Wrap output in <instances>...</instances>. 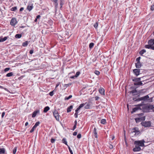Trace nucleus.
Wrapping results in <instances>:
<instances>
[{
  "label": "nucleus",
  "instance_id": "obj_17",
  "mask_svg": "<svg viewBox=\"0 0 154 154\" xmlns=\"http://www.w3.org/2000/svg\"><path fill=\"white\" fill-rule=\"evenodd\" d=\"M149 98L148 95H146L143 97H141V100L144 101H146L148 100V99Z\"/></svg>",
  "mask_w": 154,
  "mask_h": 154
},
{
  "label": "nucleus",
  "instance_id": "obj_10",
  "mask_svg": "<svg viewBox=\"0 0 154 154\" xmlns=\"http://www.w3.org/2000/svg\"><path fill=\"white\" fill-rule=\"evenodd\" d=\"M148 45H146L145 47L146 48V46H153L154 45V39H151L148 41Z\"/></svg>",
  "mask_w": 154,
  "mask_h": 154
},
{
  "label": "nucleus",
  "instance_id": "obj_27",
  "mask_svg": "<svg viewBox=\"0 0 154 154\" xmlns=\"http://www.w3.org/2000/svg\"><path fill=\"white\" fill-rule=\"evenodd\" d=\"M146 47H147L146 48L151 49L152 50H154V45L152 46H149L148 45V46H146Z\"/></svg>",
  "mask_w": 154,
  "mask_h": 154
},
{
  "label": "nucleus",
  "instance_id": "obj_63",
  "mask_svg": "<svg viewBox=\"0 0 154 154\" xmlns=\"http://www.w3.org/2000/svg\"><path fill=\"white\" fill-rule=\"evenodd\" d=\"M23 10H24L23 8L22 7V8H21L20 9V11H23Z\"/></svg>",
  "mask_w": 154,
  "mask_h": 154
},
{
  "label": "nucleus",
  "instance_id": "obj_26",
  "mask_svg": "<svg viewBox=\"0 0 154 154\" xmlns=\"http://www.w3.org/2000/svg\"><path fill=\"white\" fill-rule=\"evenodd\" d=\"M54 3V5L55 7L57 8L58 6L57 1L58 0H52Z\"/></svg>",
  "mask_w": 154,
  "mask_h": 154
},
{
  "label": "nucleus",
  "instance_id": "obj_47",
  "mask_svg": "<svg viewBox=\"0 0 154 154\" xmlns=\"http://www.w3.org/2000/svg\"><path fill=\"white\" fill-rule=\"evenodd\" d=\"M98 26V24L97 23H96L94 25V26L95 28H97Z\"/></svg>",
  "mask_w": 154,
  "mask_h": 154
},
{
  "label": "nucleus",
  "instance_id": "obj_46",
  "mask_svg": "<svg viewBox=\"0 0 154 154\" xmlns=\"http://www.w3.org/2000/svg\"><path fill=\"white\" fill-rule=\"evenodd\" d=\"M68 147V148L69 151V152H70L71 154H73V152L72 151V150L70 148L69 146Z\"/></svg>",
  "mask_w": 154,
  "mask_h": 154
},
{
  "label": "nucleus",
  "instance_id": "obj_41",
  "mask_svg": "<svg viewBox=\"0 0 154 154\" xmlns=\"http://www.w3.org/2000/svg\"><path fill=\"white\" fill-rule=\"evenodd\" d=\"M150 9L152 11L154 10V3H153L152 5H151Z\"/></svg>",
  "mask_w": 154,
  "mask_h": 154
},
{
  "label": "nucleus",
  "instance_id": "obj_24",
  "mask_svg": "<svg viewBox=\"0 0 154 154\" xmlns=\"http://www.w3.org/2000/svg\"><path fill=\"white\" fill-rule=\"evenodd\" d=\"M33 8V6L29 5L27 6V9L29 11H31Z\"/></svg>",
  "mask_w": 154,
  "mask_h": 154
},
{
  "label": "nucleus",
  "instance_id": "obj_58",
  "mask_svg": "<svg viewBox=\"0 0 154 154\" xmlns=\"http://www.w3.org/2000/svg\"><path fill=\"white\" fill-rule=\"evenodd\" d=\"M137 99V98L136 97H134L133 98V100L134 101H136V100Z\"/></svg>",
  "mask_w": 154,
  "mask_h": 154
},
{
  "label": "nucleus",
  "instance_id": "obj_3",
  "mask_svg": "<svg viewBox=\"0 0 154 154\" xmlns=\"http://www.w3.org/2000/svg\"><path fill=\"white\" fill-rule=\"evenodd\" d=\"M131 89H134L130 92V94H131L132 96H135L138 95L141 93V91L143 90H141L138 91L136 89V88H135V87L133 86L131 87Z\"/></svg>",
  "mask_w": 154,
  "mask_h": 154
},
{
  "label": "nucleus",
  "instance_id": "obj_36",
  "mask_svg": "<svg viewBox=\"0 0 154 154\" xmlns=\"http://www.w3.org/2000/svg\"><path fill=\"white\" fill-rule=\"evenodd\" d=\"M17 9V8L16 7H14L11 8V10L13 11H15Z\"/></svg>",
  "mask_w": 154,
  "mask_h": 154
},
{
  "label": "nucleus",
  "instance_id": "obj_51",
  "mask_svg": "<svg viewBox=\"0 0 154 154\" xmlns=\"http://www.w3.org/2000/svg\"><path fill=\"white\" fill-rule=\"evenodd\" d=\"M109 147L110 149H112L113 148V146L111 144H109Z\"/></svg>",
  "mask_w": 154,
  "mask_h": 154
},
{
  "label": "nucleus",
  "instance_id": "obj_7",
  "mask_svg": "<svg viewBox=\"0 0 154 154\" xmlns=\"http://www.w3.org/2000/svg\"><path fill=\"white\" fill-rule=\"evenodd\" d=\"M131 132L132 133H135V135H137L139 134L140 133V132L138 128L136 127H134L132 129Z\"/></svg>",
  "mask_w": 154,
  "mask_h": 154
},
{
  "label": "nucleus",
  "instance_id": "obj_60",
  "mask_svg": "<svg viewBox=\"0 0 154 154\" xmlns=\"http://www.w3.org/2000/svg\"><path fill=\"white\" fill-rule=\"evenodd\" d=\"M33 53V50H31L29 51V53L31 54H32Z\"/></svg>",
  "mask_w": 154,
  "mask_h": 154
},
{
  "label": "nucleus",
  "instance_id": "obj_23",
  "mask_svg": "<svg viewBox=\"0 0 154 154\" xmlns=\"http://www.w3.org/2000/svg\"><path fill=\"white\" fill-rule=\"evenodd\" d=\"M146 52V50L145 49H143L139 52V54L143 56V54Z\"/></svg>",
  "mask_w": 154,
  "mask_h": 154
},
{
  "label": "nucleus",
  "instance_id": "obj_64",
  "mask_svg": "<svg viewBox=\"0 0 154 154\" xmlns=\"http://www.w3.org/2000/svg\"><path fill=\"white\" fill-rule=\"evenodd\" d=\"M41 16L40 15H38V16H37L36 17V18L37 19H39V18Z\"/></svg>",
  "mask_w": 154,
  "mask_h": 154
},
{
  "label": "nucleus",
  "instance_id": "obj_31",
  "mask_svg": "<svg viewBox=\"0 0 154 154\" xmlns=\"http://www.w3.org/2000/svg\"><path fill=\"white\" fill-rule=\"evenodd\" d=\"M5 152L4 148L0 149V154H4Z\"/></svg>",
  "mask_w": 154,
  "mask_h": 154
},
{
  "label": "nucleus",
  "instance_id": "obj_50",
  "mask_svg": "<svg viewBox=\"0 0 154 154\" xmlns=\"http://www.w3.org/2000/svg\"><path fill=\"white\" fill-rule=\"evenodd\" d=\"M77 137L78 139H80L81 137V134H79L77 136Z\"/></svg>",
  "mask_w": 154,
  "mask_h": 154
},
{
  "label": "nucleus",
  "instance_id": "obj_39",
  "mask_svg": "<svg viewBox=\"0 0 154 154\" xmlns=\"http://www.w3.org/2000/svg\"><path fill=\"white\" fill-rule=\"evenodd\" d=\"M36 128L35 126H33L32 129L30 130V132L31 133H32L35 130V129Z\"/></svg>",
  "mask_w": 154,
  "mask_h": 154
},
{
  "label": "nucleus",
  "instance_id": "obj_61",
  "mask_svg": "<svg viewBox=\"0 0 154 154\" xmlns=\"http://www.w3.org/2000/svg\"><path fill=\"white\" fill-rule=\"evenodd\" d=\"M77 134V132H76V131L74 132L73 133V135L74 136H76Z\"/></svg>",
  "mask_w": 154,
  "mask_h": 154
},
{
  "label": "nucleus",
  "instance_id": "obj_56",
  "mask_svg": "<svg viewBox=\"0 0 154 154\" xmlns=\"http://www.w3.org/2000/svg\"><path fill=\"white\" fill-rule=\"evenodd\" d=\"M78 113H75L74 114V116H75V118H77L78 117Z\"/></svg>",
  "mask_w": 154,
  "mask_h": 154
},
{
  "label": "nucleus",
  "instance_id": "obj_19",
  "mask_svg": "<svg viewBox=\"0 0 154 154\" xmlns=\"http://www.w3.org/2000/svg\"><path fill=\"white\" fill-rule=\"evenodd\" d=\"M97 129L96 128H94L93 131L94 135L95 137L97 138V133L96 131Z\"/></svg>",
  "mask_w": 154,
  "mask_h": 154
},
{
  "label": "nucleus",
  "instance_id": "obj_54",
  "mask_svg": "<svg viewBox=\"0 0 154 154\" xmlns=\"http://www.w3.org/2000/svg\"><path fill=\"white\" fill-rule=\"evenodd\" d=\"M51 143H54V142L55 141V140L54 139L52 138L51 139Z\"/></svg>",
  "mask_w": 154,
  "mask_h": 154
},
{
  "label": "nucleus",
  "instance_id": "obj_49",
  "mask_svg": "<svg viewBox=\"0 0 154 154\" xmlns=\"http://www.w3.org/2000/svg\"><path fill=\"white\" fill-rule=\"evenodd\" d=\"M149 102H151L152 101V97H151L149 98V99H148V100Z\"/></svg>",
  "mask_w": 154,
  "mask_h": 154
},
{
  "label": "nucleus",
  "instance_id": "obj_34",
  "mask_svg": "<svg viewBox=\"0 0 154 154\" xmlns=\"http://www.w3.org/2000/svg\"><path fill=\"white\" fill-rule=\"evenodd\" d=\"M94 46V43L93 42L91 43L89 45V47L90 49H91L93 48Z\"/></svg>",
  "mask_w": 154,
  "mask_h": 154
},
{
  "label": "nucleus",
  "instance_id": "obj_20",
  "mask_svg": "<svg viewBox=\"0 0 154 154\" xmlns=\"http://www.w3.org/2000/svg\"><path fill=\"white\" fill-rule=\"evenodd\" d=\"M8 38V37H5L4 38H2L1 37H0V42H3L6 41Z\"/></svg>",
  "mask_w": 154,
  "mask_h": 154
},
{
  "label": "nucleus",
  "instance_id": "obj_40",
  "mask_svg": "<svg viewBox=\"0 0 154 154\" xmlns=\"http://www.w3.org/2000/svg\"><path fill=\"white\" fill-rule=\"evenodd\" d=\"M80 74V72L79 71H78L76 72V75H75V77H78Z\"/></svg>",
  "mask_w": 154,
  "mask_h": 154
},
{
  "label": "nucleus",
  "instance_id": "obj_55",
  "mask_svg": "<svg viewBox=\"0 0 154 154\" xmlns=\"http://www.w3.org/2000/svg\"><path fill=\"white\" fill-rule=\"evenodd\" d=\"M143 104L142 103L140 104H139L137 105V107H140V106H143Z\"/></svg>",
  "mask_w": 154,
  "mask_h": 154
},
{
  "label": "nucleus",
  "instance_id": "obj_9",
  "mask_svg": "<svg viewBox=\"0 0 154 154\" xmlns=\"http://www.w3.org/2000/svg\"><path fill=\"white\" fill-rule=\"evenodd\" d=\"M135 121L136 123H138L142 121H144L145 119V116H142L141 117L137 118L135 119Z\"/></svg>",
  "mask_w": 154,
  "mask_h": 154
},
{
  "label": "nucleus",
  "instance_id": "obj_45",
  "mask_svg": "<svg viewBox=\"0 0 154 154\" xmlns=\"http://www.w3.org/2000/svg\"><path fill=\"white\" fill-rule=\"evenodd\" d=\"M94 73L97 75H98L100 74V72L97 70H95L94 72Z\"/></svg>",
  "mask_w": 154,
  "mask_h": 154
},
{
  "label": "nucleus",
  "instance_id": "obj_52",
  "mask_svg": "<svg viewBox=\"0 0 154 154\" xmlns=\"http://www.w3.org/2000/svg\"><path fill=\"white\" fill-rule=\"evenodd\" d=\"M49 95L51 96H52L54 95L53 91L50 92L49 93Z\"/></svg>",
  "mask_w": 154,
  "mask_h": 154
},
{
  "label": "nucleus",
  "instance_id": "obj_57",
  "mask_svg": "<svg viewBox=\"0 0 154 154\" xmlns=\"http://www.w3.org/2000/svg\"><path fill=\"white\" fill-rule=\"evenodd\" d=\"M5 112H3L2 113V118H3L4 117V116L5 115Z\"/></svg>",
  "mask_w": 154,
  "mask_h": 154
},
{
  "label": "nucleus",
  "instance_id": "obj_12",
  "mask_svg": "<svg viewBox=\"0 0 154 154\" xmlns=\"http://www.w3.org/2000/svg\"><path fill=\"white\" fill-rule=\"evenodd\" d=\"M92 104L91 102H89L85 105V109H90L91 108V106H92Z\"/></svg>",
  "mask_w": 154,
  "mask_h": 154
},
{
  "label": "nucleus",
  "instance_id": "obj_33",
  "mask_svg": "<svg viewBox=\"0 0 154 154\" xmlns=\"http://www.w3.org/2000/svg\"><path fill=\"white\" fill-rule=\"evenodd\" d=\"M100 123L103 124H105L106 123V120L105 119H102L100 121Z\"/></svg>",
  "mask_w": 154,
  "mask_h": 154
},
{
  "label": "nucleus",
  "instance_id": "obj_28",
  "mask_svg": "<svg viewBox=\"0 0 154 154\" xmlns=\"http://www.w3.org/2000/svg\"><path fill=\"white\" fill-rule=\"evenodd\" d=\"M62 142L63 143H64L66 145H67L68 146H69L67 145V141L66 140V139H65V138H63L62 139Z\"/></svg>",
  "mask_w": 154,
  "mask_h": 154
},
{
  "label": "nucleus",
  "instance_id": "obj_21",
  "mask_svg": "<svg viewBox=\"0 0 154 154\" xmlns=\"http://www.w3.org/2000/svg\"><path fill=\"white\" fill-rule=\"evenodd\" d=\"M73 108V106L72 105L70 106L69 107H68L67 109V112H69L71 111V110Z\"/></svg>",
  "mask_w": 154,
  "mask_h": 154
},
{
  "label": "nucleus",
  "instance_id": "obj_1",
  "mask_svg": "<svg viewBox=\"0 0 154 154\" xmlns=\"http://www.w3.org/2000/svg\"><path fill=\"white\" fill-rule=\"evenodd\" d=\"M144 77H142L140 78H136L133 79L132 80L134 82V85L135 86H138L143 85V84L142 82H143L144 81L143 80L141 81V79Z\"/></svg>",
  "mask_w": 154,
  "mask_h": 154
},
{
  "label": "nucleus",
  "instance_id": "obj_38",
  "mask_svg": "<svg viewBox=\"0 0 154 154\" xmlns=\"http://www.w3.org/2000/svg\"><path fill=\"white\" fill-rule=\"evenodd\" d=\"M40 122H37L35 124V125L34 126L35 127H37L39 124Z\"/></svg>",
  "mask_w": 154,
  "mask_h": 154
},
{
  "label": "nucleus",
  "instance_id": "obj_42",
  "mask_svg": "<svg viewBox=\"0 0 154 154\" xmlns=\"http://www.w3.org/2000/svg\"><path fill=\"white\" fill-rule=\"evenodd\" d=\"M16 151H17V148H16V147H15L13 149V154H15L16 153Z\"/></svg>",
  "mask_w": 154,
  "mask_h": 154
},
{
  "label": "nucleus",
  "instance_id": "obj_59",
  "mask_svg": "<svg viewBox=\"0 0 154 154\" xmlns=\"http://www.w3.org/2000/svg\"><path fill=\"white\" fill-rule=\"evenodd\" d=\"M76 128V125H74L73 128L72 129V130L74 131Z\"/></svg>",
  "mask_w": 154,
  "mask_h": 154
},
{
  "label": "nucleus",
  "instance_id": "obj_37",
  "mask_svg": "<svg viewBox=\"0 0 154 154\" xmlns=\"http://www.w3.org/2000/svg\"><path fill=\"white\" fill-rule=\"evenodd\" d=\"M87 103V102H86L85 103H83L82 104H81L80 106H79V107L80 108H82Z\"/></svg>",
  "mask_w": 154,
  "mask_h": 154
},
{
  "label": "nucleus",
  "instance_id": "obj_22",
  "mask_svg": "<svg viewBox=\"0 0 154 154\" xmlns=\"http://www.w3.org/2000/svg\"><path fill=\"white\" fill-rule=\"evenodd\" d=\"M50 109V108L49 106H47L45 107L44 108V109L43 112H48Z\"/></svg>",
  "mask_w": 154,
  "mask_h": 154
},
{
  "label": "nucleus",
  "instance_id": "obj_4",
  "mask_svg": "<svg viewBox=\"0 0 154 154\" xmlns=\"http://www.w3.org/2000/svg\"><path fill=\"white\" fill-rule=\"evenodd\" d=\"M145 142L144 140H140L135 141L134 142V144L138 146H144V143Z\"/></svg>",
  "mask_w": 154,
  "mask_h": 154
},
{
  "label": "nucleus",
  "instance_id": "obj_2",
  "mask_svg": "<svg viewBox=\"0 0 154 154\" xmlns=\"http://www.w3.org/2000/svg\"><path fill=\"white\" fill-rule=\"evenodd\" d=\"M144 105L142 108L145 112H149L150 109H152L153 111L154 112V107L152 105L144 104Z\"/></svg>",
  "mask_w": 154,
  "mask_h": 154
},
{
  "label": "nucleus",
  "instance_id": "obj_29",
  "mask_svg": "<svg viewBox=\"0 0 154 154\" xmlns=\"http://www.w3.org/2000/svg\"><path fill=\"white\" fill-rule=\"evenodd\" d=\"M60 8H62V6L64 4V0H60Z\"/></svg>",
  "mask_w": 154,
  "mask_h": 154
},
{
  "label": "nucleus",
  "instance_id": "obj_30",
  "mask_svg": "<svg viewBox=\"0 0 154 154\" xmlns=\"http://www.w3.org/2000/svg\"><path fill=\"white\" fill-rule=\"evenodd\" d=\"M13 75V73L12 72H11L9 73H8L7 74L6 76L7 77H10Z\"/></svg>",
  "mask_w": 154,
  "mask_h": 154
},
{
  "label": "nucleus",
  "instance_id": "obj_15",
  "mask_svg": "<svg viewBox=\"0 0 154 154\" xmlns=\"http://www.w3.org/2000/svg\"><path fill=\"white\" fill-rule=\"evenodd\" d=\"M135 65L136 67L137 68H140L143 66V65L140 62H137L135 63Z\"/></svg>",
  "mask_w": 154,
  "mask_h": 154
},
{
  "label": "nucleus",
  "instance_id": "obj_5",
  "mask_svg": "<svg viewBox=\"0 0 154 154\" xmlns=\"http://www.w3.org/2000/svg\"><path fill=\"white\" fill-rule=\"evenodd\" d=\"M141 124L145 127H148L151 126V123L150 121L142 122L141 123Z\"/></svg>",
  "mask_w": 154,
  "mask_h": 154
},
{
  "label": "nucleus",
  "instance_id": "obj_32",
  "mask_svg": "<svg viewBox=\"0 0 154 154\" xmlns=\"http://www.w3.org/2000/svg\"><path fill=\"white\" fill-rule=\"evenodd\" d=\"M22 36L21 34H17L15 35V37L17 38H20Z\"/></svg>",
  "mask_w": 154,
  "mask_h": 154
},
{
  "label": "nucleus",
  "instance_id": "obj_6",
  "mask_svg": "<svg viewBox=\"0 0 154 154\" xmlns=\"http://www.w3.org/2000/svg\"><path fill=\"white\" fill-rule=\"evenodd\" d=\"M53 113L56 120L57 121H59L60 120L59 115L56 109H55L54 111L53 112Z\"/></svg>",
  "mask_w": 154,
  "mask_h": 154
},
{
  "label": "nucleus",
  "instance_id": "obj_13",
  "mask_svg": "<svg viewBox=\"0 0 154 154\" xmlns=\"http://www.w3.org/2000/svg\"><path fill=\"white\" fill-rule=\"evenodd\" d=\"M135 147L133 149V150L134 152L139 151L141 150V148L138 146L135 145Z\"/></svg>",
  "mask_w": 154,
  "mask_h": 154
},
{
  "label": "nucleus",
  "instance_id": "obj_18",
  "mask_svg": "<svg viewBox=\"0 0 154 154\" xmlns=\"http://www.w3.org/2000/svg\"><path fill=\"white\" fill-rule=\"evenodd\" d=\"M39 112L38 110H36L33 112L32 114V117L34 118L36 116L37 114Z\"/></svg>",
  "mask_w": 154,
  "mask_h": 154
},
{
  "label": "nucleus",
  "instance_id": "obj_43",
  "mask_svg": "<svg viewBox=\"0 0 154 154\" xmlns=\"http://www.w3.org/2000/svg\"><path fill=\"white\" fill-rule=\"evenodd\" d=\"M140 58L141 57H139L136 59V60L137 62H140Z\"/></svg>",
  "mask_w": 154,
  "mask_h": 154
},
{
  "label": "nucleus",
  "instance_id": "obj_35",
  "mask_svg": "<svg viewBox=\"0 0 154 154\" xmlns=\"http://www.w3.org/2000/svg\"><path fill=\"white\" fill-rule=\"evenodd\" d=\"M72 95H69L68 97H66L65 98H64V100H69V99H70V98H72Z\"/></svg>",
  "mask_w": 154,
  "mask_h": 154
},
{
  "label": "nucleus",
  "instance_id": "obj_44",
  "mask_svg": "<svg viewBox=\"0 0 154 154\" xmlns=\"http://www.w3.org/2000/svg\"><path fill=\"white\" fill-rule=\"evenodd\" d=\"M137 115L138 116L140 117L143 116L144 115V113H139L137 114Z\"/></svg>",
  "mask_w": 154,
  "mask_h": 154
},
{
  "label": "nucleus",
  "instance_id": "obj_25",
  "mask_svg": "<svg viewBox=\"0 0 154 154\" xmlns=\"http://www.w3.org/2000/svg\"><path fill=\"white\" fill-rule=\"evenodd\" d=\"M29 42L28 41H26L23 43L22 46L23 47H26L27 46Z\"/></svg>",
  "mask_w": 154,
  "mask_h": 154
},
{
  "label": "nucleus",
  "instance_id": "obj_14",
  "mask_svg": "<svg viewBox=\"0 0 154 154\" xmlns=\"http://www.w3.org/2000/svg\"><path fill=\"white\" fill-rule=\"evenodd\" d=\"M141 108L140 107H136L134 108L132 110L131 112V113L132 114L134 112H135L136 111L138 110H141Z\"/></svg>",
  "mask_w": 154,
  "mask_h": 154
},
{
  "label": "nucleus",
  "instance_id": "obj_16",
  "mask_svg": "<svg viewBox=\"0 0 154 154\" xmlns=\"http://www.w3.org/2000/svg\"><path fill=\"white\" fill-rule=\"evenodd\" d=\"M100 93L102 95H105L104 92L105 90L104 89L102 88H100L99 90Z\"/></svg>",
  "mask_w": 154,
  "mask_h": 154
},
{
  "label": "nucleus",
  "instance_id": "obj_8",
  "mask_svg": "<svg viewBox=\"0 0 154 154\" xmlns=\"http://www.w3.org/2000/svg\"><path fill=\"white\" fill-rule=\"evenodd\" d=\"M140 69L139 68L135 69L133 70V73L136 76H138L140 74H141L140 72Z\"/></svg>",
  "mask_w": 154,
  "mask_h": 154
},
{
  "label": "nucleus",
  "instance_id": "obj_53",
  "mask_svg": "<svg viewBox=\"0 0 154 154\" xmlns=\"http://www.w3.org/2000/svg\"><path fill=\"white\" fill-rule=\"evenodd\" d=\"M136 101H139L141 100H141V97L138 98V99H137L136 100Z\"/></svg>",
  "mask_w": 154,
  "mask_h": 154
},
{
  "label": "nucleus",
  "instance_id": "obj_62",
  "mask_svg": "<svg viewBox=\"0 0 154 154\" xmlns=\"http://www.w3.org/2000/svg\"><path fill=\"white\" fill-rule=\"evenodd\" d=\"M144 77H145L143 78H142V79H141V80H143L144 81H145L144 80H146V79L145 78L146 77V76H144Z\"/></svg>",
  "mask_w": 154,
  "mask_h": 154
},
{
  "label": "nucleus",
  "instance_id": "obj_48",
  "mask_svg": "<svg viewBox=\"0 0 154 154\" xmlns=\"http://www.w3.org/2000/svg\"><path fill=\"white\" fill-rule=\"evenodd\" d=\"M10 68H6L5 69L4 71L5 72H6L8 71V70H10Z\"/></svg>",
  "mask_w": 154,
  "mask_h": 154
},
{
  "label": "nucleus",
  "instance_id": "obj_11",
  "mask_svg": "<svg viewBox=\"0 0 154 154\" xmlns=\"http://www.w3.org/2000/svg\"><path fill=\"white\" fill-rule=\"evenodd\" d=\"M17 23L16 19L15 18H12L10 22V24L13 26H15Z\"/></svg>",
  "mask_w": 154,
  "mask_h": 154
}]
</instances>
